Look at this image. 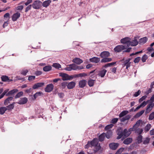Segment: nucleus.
Returning <instances> with one entry per match:
<instances>
[{
	"instance_id": "nucleus-1",
	"label": "nucleus",
	"mask_w": 154,
	"mask_h": 154,
	"mask_svg": "<svg viewBox=\"0 0 154 154\" xmlns=\"http://www.w3.org/2000/svg\"><path fill=\"white\" fill-rule=\"evenodd\" d=\"M42 2L39 0H36L34 1L32 5V8L35 9H39L41 7Z\"/></svg>"
},
{
	"instance_id": "nucleus-2",
	"label": "nucleus",
	"mask_w": 154,
	"mask_h": 154,
	"mask_svg": "<svg viewBox=\"0 0 154 154\" xmlns=\"http://www.w3.org/2000/svg\"><path fill=\"white\" fill-rule=\"evenodd\" d=\"M127 47L123 45H119L116 46L114 49V50L116 53L120 52L123 50L126 49Z\"/></svg>"
},
{
	"instance_id": "nucleus-3",
	"label": "nucleus",
	"mask_w": 154,
	"mask_h": 154,
	"mask_svg": "<svg viewBox=\"0 0 154 154\" xmlns=\"http://www.w3.org/2000/svg\"><path fill=\"white\" fill-rule=\"evenodd\" d=\"M60 75L62 77V79L63 81L71 80L73 78L72 75H69L66 73H61Z\"/></svg>"
},
{
	"instance_id": "nucleus-4",
	"label": "nucleus",
	"mask_w": 154,
	"mask_h": 154,
	"mask_svg": "<svg viewBox=\"0 0 154 154\" xmlns=\"http://www.w3.org/2000/svg\"><path fill=\"white\" fill-rule=\"evenodd\" d=\"M131 38L128 37H126L124 38H123L121 40V43L123 44H126L127 47L129 46V44L130 41H131Z\"/></svg>"
},
{
	"instance_id": "nucleus-5",
	"label": "nucleus",
	"mask_w": 154,
	"mask_h": 154,
	"mask_svg": "<svg viewBox=\"0 0 154 154\" xmlns=\"http://www.w3.org/2000/svg\"><path fill=\"white\" fill-rule=\"evenodd\" d=\"M54 85L52 84L48 85L45 89V91L47 92H50L54 88Z\"/></svg>"
},
{
	"instance_id": "nucleus-6",
	"label": "nucleus",
	"mask_w": 154,
	"mask_h": 154,
	"mask_svg": "<svg viewBox=\"0 0 154 154\" xmlns=\"http://www.w3.org/2000/svg\"><path fill=\"white\" fill-rule=\"evenodd\" d=\"M154 106V103L150 102V103L147 106L146 109V113H148L152 109Z\"/></svg>"
},
{
	"instance_id": "nucleus-7",
	"label": "nucleus",
	"mask_w": 154,
	"mask_h": 154,
	"mask_svg": "<svg viewBox=\"0 0 154 154\" xmlns=\"http://www.w3.org/2000/svg\"><path fill=\"white\" fill-rule=\"evenodd\" d=\"M20 14L19 12H16L14 14L12 17V20L13 21H16L20 17Z\"/></svg>"
},
{
	"instance_id": "nucleus-8",
	"label": "nucleus",
	"mask_w": 154,
	"mask_h": 154,
	"mask_svg": "<svg viewBox=\"0 0 154 154\" xmlns=\"http://www.w3.org/2000/svg\"><path fill=\"white\" fill-rule=\"evenodd\" d=\"M137 37H135L134 38V39L132 41H130L129 46L131 45L132 46H135L138 45V42L137 39Z\"/></svg>"
},
{
	"instance_id": "nucleus-9",
	"label": "nucleus",
	"mask_w": 154,
	"mask_h": 154,
	"mask_svg": "<svg viewBox=\"0 0 154 154\" xmlns=\"http://www.w3.org/2000/svg\"><path fill=\"white\" fill-rule=\"evenodd\" d=\"M131 60L130 58H128L126 60L123 62L124 66H126V69H128L131 66V62H130Z\"/></svg>"
},
{
	"instance_id": "nucleus-10",
	"label": "nucleus",
	"mask_w": 154,
	"mask_h": 154,
	"mask_svg": "<svg viewBox=\"0 0 154 154\" xmlns=\"http://www.w3.org/2000/svg\"><path fill=\"white\" fill-rule=\"evenodd\" d=\"M110 148L112 150H116L118 147L119 144L117 143H112L109 145Z\"/></svg>"
},
{
	"instance_id": "nucleus-11",
	"label": "nucleus",
	"mask_w": 154,
	"mask_h": 154,
	"mask_svg": "<svg viewBox=\"0 0 154 154\" xmlns=\"http://www.w3.org/2000/svg\"><path fill=\"white\" fill-rule=\"evenodd\" d=\"M28 101L27 98L26 97L21 98L20 100L17 102V103L19 104H24L26 103Z\"/></svg>"
},
{
	"instance_id": "nucleus-12",
	"label": "nucleus",
	"mask_w": 154,
	"mask_h": 154,
	"mask_svg": "<svg viewBox=\"0 0 154 154\" xmlns=\"http://www.w3.org/2000/svg\"><path fill=\"white\" fill-rule=\"evenodd\" d=\"M121 132L123 136V137H127L130 135V132H129L127 129H125L123 131L121 128Z\"/></svg>"
},
{
	"instance_id": "nucleus-13",
	"label": "nucleus",
	"mask_w": 154,
	"mask_h": 154,
	"mask_svg": "<svg viewBox=\"0 0 154 154\" xmlns=\"http://www.w3.org/2000/svg\"><path fill=\"white\" fill-rule=\"evenodd\" d=\"M110 53L109 51H105L102 52L100 54V56L102 58H106L109 56Z\"/></svg>"
},
{
	"instance_id": "nucleus-14",
	"label": "nucleus",
	"mask_w": 154,
	"mask_h": 154,
	"mask_svg": "<svg viewBox=\"0 0 154 154\" xmlns=\"http://www.w3.org/2000/svg\"><path fill=\"white\" fill-rule=\"evenodd\" d=\"M107 72V70L105 69H103L100 70L98 73V75L101 78L103 77Z\"/></svg>"
},
{
	"instance_id": "nucleus-15",
	"label": "nucleus",
	"mask_w": 154,
	"mask_h": 154,
	"mask_svg": "<svg viewBox=\"0 0 154 154\" xmlns=\"http://www.w3.org/2000/svg\"><path fill=\"white\" fill-rule=\"evenodd\" d=\"M87 81L85 80H80L79 82V86L80 88H83L85 87L87 84Z\"/></svg>"
},
{
	"instance_id": "nucleus-16",
	"label": "nucleus",
	"mask_w": 154,
	"mask_h": 154,
	"mask_svg": "<svg viewBox=\"0 0 154 154\" xmlns=\"http://www.w3.org/2000/svg\"><path fill=\"white\" fill-rule=\"evenodd\" d=\"M89 60L91 62L97 63L100 62V58L94 57L90 59Z\"/></svg>"
},
{
	"instance_id": "nucleus-17",
	"label": "nucleus",
	"mask_w": 154,
	"mask_h": 154,
	"mask_svg": "<svg viewBox=\"0 0 154 154\" xmlns=\"http://www.w3.org/2000/svg\"><path fill=\"white\" fill-rule=\"evenodd\" d=\"M2 80L4 82H10L13 81L12 79H9L8 77L6 75H3L1 77Z\"/></svg>"
},
{
	"instance_id": "nucleus-18",
	"label": "nucleus",
	"mask_w": 154,
	"mask_h": 154,
	"mask_svg": "<svg viewBox=\"0 0 154 154\" xmlns=\"http://www.w3.org/2000/svg\"><path fill=\"white\" fill-rule=\"evenodd\" d=\"M72 61L78 65H79L83 62V60L79 58H75Z\"/></svg>"
},
{
	"instance_id": "nucleus-19",
	"label": "nucleus",
	"mask_w": 154,
	"mask_h": 154,
	"mask_svg": "<svg viewBox=\"0 0 154 154\" xmlns=\"http://www.w3.org/2000/svg\"><path fill=\"white\" fill-rule=\"evenodd\" d=\"M90 143L91 146H96L98 144L97 140L96 138H94L92 141H90Z\"/></svg>"
},
{
	"instance_id": "nucleus-20",
	"label": "nucleus",
	"mask_w": 154,
	"mask_h": 154,
	"mask_svg": "<svg viewBox=\"0 0 154 154\" xmlns=\"http://www.w3.org/2000/svg\"><path fill=\"white\" fill-rule=\"evenodd\" d=\"M44 83L43 82H39L36 83L32 87L33 89H36L38 88L42 87L44 85Z\"/></svg>"
},
{
	"instance_id": "nucleus-21",
	"label": "nucleus",
	"mask_w": 154,
	"mask_h": 154,
	"mask_svg": "<svg viewBox=\"0 0 154 154\" xmlns=\"http://www.w3.org/2000/svg\"><path fill=\"white\" fill-rule=\"evenodd\" d=\"M18 90L17 89H14L9 91L6 94V96H9L10 95H13L14 94L18 92Z\"/></svg>"
},
{
	"instance_id": "nucleus-22",
	"label": "nucleus",
	"mask_w": 154,
	"mask_h": 154,
	"mask_svg": "<svg viewBox=\"0 0 154 154\" xmlns=\"http://www.w3.org/2000/svg\"><path fill=\"white\" fill-rule=\"evenodd\" d=\"M141 122V120H138L136 122V124L133 126V127L134 131L138 128L140 125Z\"/></svg>"
},
{
	"instance_id": "nucleus-23",
	"label": "nucleus",
	"mask_w": 154,
	"mask_h": 154,
	"mask_svg": "<svg viewBox=\"0 0 154 154\" xmlns=\"http://www.w3.org/2000/svg\"><path fill=\"white\" fill-rule=\"evenodd\" d=\"M117 134L118 135L117 137V139H119L121 138L123 136L121 132V128H119L117 131Z\"/></svg>"
},
{
	"instance_id": "nucleus-24",
	"label": "nucleus",
	"mask_w": 154,
	"mask_h": 154,
	"mask_svg": "<svg viewBox=\"0 0 154 154\" xmlns=\"http://www.w3.org/2000/svg\"><path fill=\"white\" fill-rule=\"evenodd\" d=\"M74 64H72L68 65V66L64 68V70L66 71H71L72 70H74Z\"/></svg>"
},
{
	"instance_id": "nucleus-25",
	"label": "nucleus",
	"mask_w": 154,
	"mask_h": 154,
	"mask_svg": "<svg viewBox=\"0 0 154 154\" xmlns=\"http://www.w3.org/2000/svg\"><path fill=\"white\" fill-rule=\"evenodd\" d=\"M75 85V83L73 82H69L67 85V87L69 89H72L74 88Z\"/></svg>"
},
{
	"instance_id": "nucleus-26",
	"label": "nucleus",
	"mask_w": 154,
	"mask_h": 154,
	"mask_svg": "<svg viewBox=\"0 0 154 154\" xmlns=\"http://www.w3.org/2000/svg\"><path fill=\"white\" fill-rule=\"evenodd\" d=\"M133 139L132 138L128 137L125 139L123 141L124 144L128 145L131 143Z\"/></svg>"
},
{
	"instance_id": "nucleus-27",
	"label": "nucleus",
	"mask_w": 154,
	"mask_h": 154,
	"mask_svg": "<svg viewBox=\"0 0 154 154\" xmlns=\"http://www.w3.org/2000/svg\"><path fill=\"white\" fill-rule=\"evenodd\" d=\"M51 2V0H48L43 2L42 4L43 7L47 8Z\"/></svg>"
},
{
	"instance_id": "nucleus-28",
	"label": "nucleus",
	"mask_w": 154,
	"mask_h": 154,
	"mask_svg": "<svg viewBox=\"0 0 154 154\" xmlns=\"http://www.w3.org/2000/svg\"><path fill=\"white\" fill-rule=\"evenodd\" d=\"M112 135V132L110 130H108L106 134H105V136L107 139H109L110 138Z\"/></svg>"
},
{
	"instance_id": "nucleus-29",
	"label": "nucleus",
	"mask_w": 154,
	"mask_h": 154,
	"mask_svg": "<svg viewBox=\"0 0 154 154\" xmlns=\"http://www.w3.org/2000/svg\"><path fill=\"white\" fill-rule=\"evenodd\" d=\"M147 40V38L146 37L141 38L139 40V43L140 44H144L146 42Z\"/></svg>"
},
{
	"instance_id": "nucleus-30",
	"label": "nucleus",
	"mask_w": 154,
	"mask_h": 154,
	"mask_svg": "<svg viewBox=\"0 0 154 154\" xmlns=\"http://www.w3.org/2000/svg\"><path fill=\"white\" fill-rule=\"evenodd\" d=\"M13 97H11L7 98L4 101V103L5 105H8V104L10 103V102L12 100Z\"/></svg>"
},
{
	"instance_id": "nucleus-31",
	"label": "nucleus",
	"mask_w": 154,
	"mask_h": 154,
	"mask_svg": "<svg viewBox=\"0 0 154 154\" xmlns=\"http://www.w3.org/2000/svg\"><path fill=\"white\" fill-rule=\"evenodd\" d=\"M131 118V116L128 115L126 116L125 117H123L120 119L121 122H124L125 121L129 120Z\"/></svg>"
},
{
	"instance_id": "nucleus-32",
	"label": "nucleus",
	"mask_w": 154,
	"mask_h": 154,
	"mask_svg": "<svg viewBox=\"0 0 154 154\" xmlns=\"http://www.w3.org/2000/svg\"><path fill=\"white\" fill-rule=\"evenodd\" d=\"M112 59L111 58L107 57L103 58V59L101 60V63H106L111 61Z\"/></svg>"
},
{
	"instance_id": "nucleus-33",
	"label": "nucleus",
	"mask_w": 154,
	"mask_h": 154,
	"mask_svg": "<svg viewBox=\"0 0 154 154\" xmlns=\"http://www.w3.org/2000/svg\"><path fill=\"white\" fill-rule=\"evenodd\" d=\"M28 69H24L20 70V73L24 76H26L27 73L29 72Z\"/></svg>"
},
{
	"instance_id": "nucleus-34",
	"label": "nucleus",
	"mask_w": 154,
	"mask_h": 154,
	"mask_svg": "<svg viewBox=\"0 0 154 154\" xmlns=\"http://www.w3.org/2000/svg\"><path fill=\"white\" fill-rule=\"evenodd\" d=\"M74 70H79L84 68L82 66H77L74 64Z\"/></svg>"
},
{
	"instance_id": "nucleus-35",
	"label": "nucleus",
	"mask_w": 154,
	"mask_h": 154,
	"mask_svg": "<svg viewBox=\"0 0 154 154\" xmlns=\"http://www.w3.org/2000/svg\"><path fill=\"white\" fill-rule=\"evenodd\" d=\"M142 139L143 136L141 135H139L137 137L136 140L137 141V143H140L142 142Z\"/></svg>"
},
{
	"instance_id": "nucleus-36",
	"label": "nucleus",
	"mask_w": 154,
	"mask_h": 154,
	"mask_svg": "<svg viewBox=\"0 0 154 154\" xmlns=\"http://www.w3.org/2000/svg\"><path fill=\"white\" fill-rule=\"evenodd\" d=\"M128 113V111H127V110L123 111L119 114V117L120 118H122V117L124 116H125Z\"/></svg>"
},
{
	"instance_id": "nucleus-37",
	"label": "nucleus",
	"mask_w": 154,
	"mask_h": 154,
	"mask_svg": "<svg viewBox=\"0 0 154 154\" xmlns=\"http://www.w3.org/2000/svg\"><path fill=\"white\" fill-rule=\"evenodd\" d=\"M14 104L15 102H14L12 103L9 105L7 107H6L7 110H10L13 109L14 107Z\"/></svg>"
},
{
	"instance_id": "nucleus-38",
	"label": "nucleus",
	"mask_w": 154,
	"mask_h": 154,
	"mask_svg": "<svg viewBox=\"0 0 154 154\" xmlns=\"http://www.w3.org/2000/svg\"><path fill=\"white\" fill-rule=\"evenodd\" d=\"M51 66H44L43 68V70L45 72H48L51 69Z\"/></svg>"
},
{
	"instance_id": "nucleus-39",
	"label": "nucleus",
	"mask_w": 154,
	"mask_h": 154,
	"mask_svg": "<svg viewBox=\"0 0 154 154\" xmlns=\"http://www.w3.org/2000/svg\"><path fill=\"white\" fill-rule=\"evenodd\" d=\"M105 133H103L99 136V140L100 141H103L105 137Z\"/></svg>"
},
{
	"instance_id": "nucleus-40",
	"label": "nucleus",
	"mask_w": 154,
	"mask_h": 154,
	"mask_svg": "<svg viewBox=\"0 0 154 154\" xmlns=\"http://www.w3.org/2000/svg\"><path fill=\"white\" fill-rule=\"evenodd\" d=\"M7 110L6 107L5 106H2L0 108V114H3Z\"/></svg>"
},
{
	"instance_id": "nucleus-41",
	"label": "nucleus",
	"mask_w": 154,
	"mask_h": 154,
	"mask_svg": "<svg viewBox=\"0 0 154 154\" xmlns=\"http://www.w3.org/2000/svg\"><path fill=\"white\" fill-rule=\"evenodd\" d=\"M116 62H113L111 63H108L103 66V67L106 68L107 67H110L111 66H113L116 63Z\"/></svg>"
},
{
	"instance_id": "nucleus-42",
	"label": "nucleus",
	"mask_w": 154,
	"mask_h": 154,
	"mask_svg": "<svg viewBox=\"0 0 154 154\" xmlns=\"http://www.w3.org/2000/svg\"><path fill=\"white\" fill-rule=\"evenodd\" d=\"M95 81V80L92 79L89 80L88 82V85L91 87L93 86L94 85Z\"/></svg>"
},
{
	"instance_id": "nucleus-43",
	"label": "nucleus",
	"mask_w": 154,
	"mask_h": 154,
	"mask_svg": "<svg viewBox=\"0 0 154 154\" xmlns=\"http://www.w3.org/2000/svg\"><path fill=\"white\" fill-rule=\"evenodd\" d=\"M23 94V91H20L15 96V98L16 99L19 98L22 96Z\"/></svg>"
},
{
	"instance_id": "nucleus-44",
	"label": "nucleus",
	"mask_w": 154,
	"mask_h": 154,
	"mask_svg": "<svg viewBox=\"0 0 154 154\" xmlns=\"http://www.w3.org/2000/svg\"><path fill=\"white\" fill-rule=\"evenodd\" d=\"M87 75V74L85 73H81L75 75V77H82Z\"/></svg>"
},
{
	"instance_id": "nucleus-45",
	"label": "nucleus",
	"mask_w": 154,
	"mask_h": 154,
	"mask_svg": "<svg viewBox=\"0 0 154 154\" xmlns=\"http://www.w3.org/2000/svg\"><path fill=\"white\" fill-rule=\"evenodd\" d=\"M52 66L53 67L58 69H59L61 68V66L60 64L56 63H54L52 65Z\"/></svg>"
},
{
	"instance_id": "nucleus-46",
	"label": "nucleus",
	"mask_w": 154,
	"mask_h": 154,
	"mask_svg": "<svg viewBox=\"0 0 154 154\" xmlns=\"http://www.w3.org/2000/svg\"><path fill=\"white\" fill-rule=\"evenodd\" d=\"M151 125L150 124H148L145 126L144 128V131L145 132H146L148 131L150 129Z\"/></svg>"
},
{
	"instance_id": "nucleus-47",
	"label": "nucleus",
	"mask_w": 154,
	"mask_h": 154,
	"mask_svg": "<svg viewBox=\"0 0 154 154\" xmlns=\"http://www.w3.org/2000/svg\"><path fill=\"white\" fill-rule=\"evenodd\" d=\"M150 139L148 137H146L145 138V140L143 141V143L144 144L146 145L149 143V142Z\"/></svg>"
},
{
	"instance_id": "nucleus-48",
	"label": "nucleus",
	"mask_w": 154,
	"mask_h": 154,
	"mask_svg": "<svg viewBox=\"0 0 154 154\" xmlns=\"http://www.w3.org/2000/svg\"><path fill=\"white\" fill-rule=\"evenodd\" d=\"M148 57L147 56L146 54H144L142 57L141 58V60L143 62H146V60L147 59Z\"/></svg>"
},
{
	"instance_id": "nucleus-49",
	"label": "nucleus",
	"mask_w": 154,
	"mask_h": 154,
	"mask_svg": "<svg viewBox=\"0 0 154 154\" xmlns=\"http://www.w3.org/2000/svg\"><path fill=\"white\" fill-rule=\"evenodd\" d=\"M149 120H152L154 119V111L152 112L149 116Z\"/></svg>"
},
{
	"instance_id": "nucleus-50",
	"label": "nucleus",
	"mask_w": 154,
	"mask_h": 154,
	"mask_svg": "<svg viewBox=\"0 0 154 154\" xmlns=\"http://www.w3.org/2000/svg\"><path fill=\"white\" fill-rule=\"evenodd\" d=\"M113 126V124H111L106 125L105 128V129L106 130H108L109 129L112 128Z\"/></svg>"
},
{
	"instance_id": "nucleus-51",
	"label": "nucleus",
	"mask_w": 154,
	"mask_h": 154,
	"mask_svg": "<svg viewBox=\"0 0 154 154\" xmlns=\"http://www.w3.org/2000/svg\"><path fill=\"white\" fill-rule=\"evenodd\" d=\"M44 111V109L40 107L39 108V109L36 112V113L38 114H41L43 113Z\"/></svg>"
},
{
	"instance_id": "nucleus-52",
	"label": "nucleus",
	"mask_w": 154,
	"mask_h": 154,
	"mask_svg": "<svg viewBox=\"0 0 154 154\" xmlns=\"http://www.w3.org/2000/svg\"><path fill=\"white\" fill-rule=\"evenodd\" d=\"M135 132L138 134L139 135H140L142 133L143 130L142 129L138 128L136 131H135Z\"/></svg>"
},
{
	"instance_id": "nucleus-53",
	"label": "nucleus",
	"mask_w": 154,
	"mask_h": 154,
	"mask_svg": "<svg viewBox=\"0 0 154 154\" xmlns=\"http://www.w3.org/2000/svg\"><path fill=\"white\" fill-rule=\"evenodd\" d=\"M32 6V5L31 4L29 5H28L26 8L25 10V12H27L29 10H30Z\"/></svg>"
},
{
	"instance_id": "nucleus-54",
	"label": "nucleus",
	"mask_w": 154,
	"mask_h": 154,
	"mask_svg": "<svg viewBox=\"0 0 154 154\" xmlns=\"http://www.w3.org/2000/svg\"><path fill=\"white\" fill-rule=\"evenodd\" d=\"M147 96L146 95H145L142 97L141 98H140L139 100V102L141 103L143 100H145L146 98L147 97Z\"/></svg>"
},
{
	"instance_id": "nucleus-55",
	"label": "nucleus",
	"mask_w": 154,
	"mask_h": 154,
	"mask_svg": "<svg viewBox=\"0 0 154 154\" xmlns=\"http://www.w3.org/2000/svg\"><path fill=\"white\" fill-rule=\"evenodd\" d=\"M141 58L140 57H137L135 58L134 60V62L135 63H138L140 60Z\"/></svg>"
},
{
	"instance_id": "nucleus-56",
	"label": "nucleus",
	"mask_w": 154,
	"mask_h": 154,
	"mask_svg": "<svg viewBox=\"0 0 154 154\" xmlns=\"http://www.w3.org/2000/svg\"><path fill=\"white\" fill-rule=\"evenodd\" d=\"M144 110H142L139 112L137 113L136 116L137 117L140 116L144 113Z\"/></svg>"
},
{
	"instance_id": "nucleus-57",
	"label": "nucleus",
	"mask_w": 154,
	"mask_h": 154,
	"mask_svg": "<svg viewBox=\"0 0 154 154\" xmlns=\"http://www.w3.org/2000/svg\"><path fill=\"white\" fill-rule=\"evenodd\" d=\"M149 102V100H147L146 101H144L142 103L140 104V106H141L144 107L145 106H146L147 103Z\"/></svg>"
},
{
	"instance_id": "nucleus-58",
	"label": "nucleus",
	"mask_w": 154,
	"mask_h": 154,
	"mask_svg": "<svg viewBox=\"0 0 154 154\" xmlns=\"http://www.w3.org/2000/svg\"><path fill=\"white\" fill-rule=\"evenodd\" d=\"M35 77L34 75H30L28 77V80L29 81L33 80L35 79Z\"/></svg>"
},
{
	"instance_id": "nucleus-59",
	"label": "nucleus",
	"mask_w": 154,
	"mask_h": 154,
	"mask_svg": "<svg viewBox=\"0 0 154 154\" xmlns=\"http://www.w3.org/2000/svg\"><path fill=\"white\" fill-rule=\"evenodd\" d=\"M118 119L117 118H114L112 120L111 122L112 124H115L118 121Z\"/></svg>"
},
{
	"instance_id": "nucleus-60",
	"label": "nucleus",
	"mask_w": 154,
	"mask_h": 154,
	"mask_svg": "<svg viewBox=\"0 0 154 154\" xmlns=\"http://www.w3.org/2000/svg\"><path fill=\"white\" fill-rule=\"evenodd\" d=\"M123 148H121L118 149L115 154H120L123 150Z\"/></svg>"
},
{
	"instance_id": "nucleus-61",
	"label": "nucleus",
	"mask_w": 154,
	"mask_h": 154,
	"mask_svg": "<svg viewBox=\"0 0 154 154\" xmlns=\"http://www.w3.org/2000/svg\"><path fill=\"white\" fill-rule=\"evenodd\" d=\"M67 83L66 82H63L62 83L61 85L63 88H64L67 86Z\"/></svg>"
},
{
	"instance_id": "nucleus-62",
	"label": "nucleus",
	"mask_w": 154,
	"mask_h": 154,
	"mask_svg": "<svg viewBox=\"0 0 154 154\" xmlns=\"http://www.w3.org/2000/svg\"><path fill=\"white\" fill-rule=\"evenodd\" d=\"M140 93H141L140 91V90H139L135 92L134 96L135 97H137L138 95H139V94H140Z\"/></svg>"
},
{
	"instance_id": "nucleus-63",
	"label": "nucleus",
	"mask_w": 154,
	"mask_h": 154,
	"mask_svg": "<svg viewBox=\"0 0 154 154\" xmlns=\"http://www.w3.org/2000/svg\"><path fill=\"white\" fill-rule=\"evenodd\" d=\"M23 8V5H20L16 7V9L17 10H22Z\"/></svg>"
},
{
	"instance_id": "nucleus-64",
	"label": "nucleus",
	"mask_w": 154,
	"mask_h": 154,
	"mask_svg": "<svg viewBox=\"0 0 154 154\" xmlns=\"http://www.w3.org/2000/svg\"><path fill=\"white\" fill-rule=\"evenodd\" d=\"M32 2V0H27L26 2L25 3L26 6H27L29 4L31 3Z\"/></svg>"
}]
</instances>
